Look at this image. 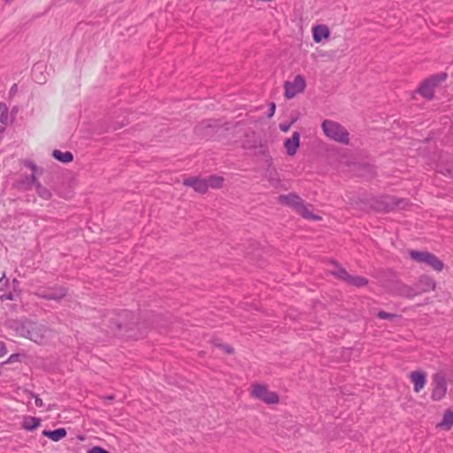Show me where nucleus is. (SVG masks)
Segmentation results:
<instances>
[{"label":"nucleus","instance_id":"3","mask_svg":"<svg viewBox=\"0 0 453 453\" xmlns=\"http://www.w3.org/2000/svg\"><path fill=\"white\" fill-rule=\"evenodd\" d=\"M447 78L446 73H441L436 75H433L430 78L425 80L419 86L418 92L426 99H432L434 97V88Z\"/></svg>","mask_w":453,"mask_h":453},{"label":"nucleus","instance_id":"41","mask_svg":"<svg viewBox=\"0 0 453 453\" xmlns=\"http://www.w3.org/2000/svg\"><path fill=\"white\" fill-rule=\"evenodd\" d=\"M274 112H275V104L273 103V104H271L270 112H269L268 116L269 117L273 116Z\"/></svg>","mask_w":453,"mask_h":453},{"label":"nucleus","instance_id":"29","mask_svg":"<svg viewBox=\"0 0 453 453\" xmlns=\"http://www.w3.org/2000/svg\"><path fill=\"white\" fill-rule=\"evenodd\" d=\"M9 280L6 278V275L4 273L2 277L0 278V292L6 290L9 288Z\"/></svg>","mask_w":453,"mask_h":453},{"label":"nucleus","instance_id":"26","mask_svg":"<svg viewBox=\"0 0 453 453\" xmlns=\"http://www.w3.org/2000/svg\"><path fill=\"white\" fill-rule=\"evenodd\" d=\"M332 274L334 275L336 278L342 280L344 281H348L350 278V274L348 273V272L337 265V268L334 271H332Z\"/></svg>","mask_w":453,"mask_h":453},{"label":"nucleus","instance_id":"5","mask_svg":"<svg viewBox=\"0 0 453 453\" xmlns=\"http://www.w3.org/2000/svg\"><path fill=\"white\" fill-rule=\"evenodd\" d=\"M251 395L253 397L263 401L268 404L279 403V396L275 392L270 391L268 387L263 384H256L253 386Z\"/></svg>","mask_w":453,"mask_h":453},{"label":"nucleus","instance_id":"1","mask_svg":"<svg viewBox=\"0 0 453 453\" xmlns=\"http://www.w3.org/2000/svg\"><path fill=\"white\" fill-rule=\"evenodd\" d=\"M7 326L17 335L37 344H45L51 336V330L48 326L28 319L9 320Z\"/></svg>","mask_w":453,"mask_h":453},{"label":"nucleus","instance_id":"43","mask_svg":"<svg viewBox=\"0 0 453 453\" xmlns=\"http://www.w3.org/2000/svg\"><path fill=\"white\" fill-rule=\"evenodd\" d=\"M12 0H6V2H11Z\"/></svg>","mask_w":453,"mask_h":453},{"label":"nucleus","instance_id":"10","mask_svg":"<svg viewBox=\"0 0 453 453\" xmlns=\"http://www.w3.org/2000/svg\"><path fill=\"white\" fill-rule=\"evenodd\" d=\"M409 378L413 383V389L416 393L423 389L426 383V373L421 370L411 372Z\"/></svg>","mask_w":453,"mask_h":453},{"label":"nucleus","instance_id":"11","mask_svg":"<svg viewBox=\"0 0 453 453\" xmlns=\"http://www.w3.org/2000/svg\"><path fill=\"white\" fill-rule=\"evenodd\" d=\"M300 146V134L296 131L290 138H288L284 142V147L288 156H294L296 154L297 150Z\"/></svg>","mask_w":453,"mask_h":453},{"label":"nucleus","instance_id":"28","mask_svg":"<svg viewBox=\"0 0 453 453\" xmlns=\"http://www.w3.org/2000/svg\"><path fill=\"white\" fill-rule=\"evenodd\" d=\"M17 292L18 291H14L12 289V290H10L9 292L4 293L0 296V300L1 301H13L16 299Z\"/></svg>","mask_w":453,"mask_h":453},{"label":"nucleus","instance_id":"9","mask_svg":"<svg viewBox=\"0 0 453 453\" xmlns=\"http://www.w3.org/2000/svg\"><path fill=\"white\" fill-rule=\"evenodd\" d=\"M435 280L427 275H421L413 288H415L416 296L426 292H429L435 288Z\"/></svg>","mask_w":453,"mask_h":453},{"label":"nucleus","instance_id":"12","mask_svg":"<svg viewBox=\"0 0 453 453\" xmlns=\"http://www.w3.org/2000/svg\"><path fill=\"white\" fill-rule=\"evenodd\" d=\"M186 186L192 187L196 191L203 194L208 190V182L206 179H199L196 177H190L184 180L183 182Z\"/></svg>","mask_w":453,"mask_h":453},{"label":"nucleus","instance_id":"17","mask_svg":"<svg viewBox=\"0 0 453 453\" xmlns=\"http://www.w3.org/2000/svg\"><path fill=\"white\" fill-rule=\"evenodd\" d=\"M67 291L63 287H58L48 290L47 296H43V299L59 301L65 296Z\"/></svg>","mask_w":453,"mask_h":453},{"label":"nucleus","instance_id":"25","mask_svg":"<svg viewBox=\"0 0 453 453\" xmlns=\"http://www.w3.org/2000/svg\"><path fill=\"white\" fill-rule=\"evenodd\" d=\"M223 178L219 176H210L208 179H206V182H208L207 186L209 188H217L222 186L223 183Z\"/></svg>","mask_w":453,"mask_h":453},{"label":"nucleus","instance_id":"23","mask_svg":"<svg viewBox=\"0 0 453 453\" xmlns=\"http://www.w3.org/2000/svg\"><path fill=\"white\" fill-rule=\"evenodd\" d=\"M52 156L62 163H69L73 159V156L70 151L62 152L61 150H54Z\"/></svg>","mask_w":453,"mask_h":453},{"label":"nucleus","instance_id":"6","mask_svg":"<svg viewBox=\"0 0 453 453\" xmlns=\"http://www.w3.org/2000/svg\"><path fill=\"white\" fill-rule=\"evenodd\" d=\"M388 291L398 296L406 298H413L416 296L415 288L412 286H409L400 280H395L388 286Z\"/></svg>","mask_w":453,"mask_h":453},{"label":"nucleus","instance_id":"13","mask_svg":"<svg viewBox=\"0 0 453 453\" xmlns=\"http://www.w3.org/2000/svg\"><path fill=\"white\" fill-rule=\"evenodd\" d=\"M280 201L283 204L292 207L295 211L301 205L303 200L296 194L283 195L280 196Z\"/></svg>","mask_w":453,"mask_h":453},{"label":"nucleus","instance_id":"42","mask_svg":"<svg viewBox=\"0 0 453 453\" xmlns=\"http://www.w3.org/2000/svg\"><path fill=\"white\" fill-rule=\"evenodd\" d=\"M17 357H15V355H12L10 357H9V362H12L13 360L16 359Z\"/></svg>","mask_w":453,"mask_h":453},{"label":"nucleus","instance_id":"34","mask_svg":"<svg viewBox=\"0 0 453 453\" xmlns=\"http://www.w3.org/2000/svg\"><path fill=\"white\" fill-rule=\"evenodd\" d=\"M48 290L38 289L35 295L40 298H43V296H47Z\"/></svg>","mask_w":453,"mask_h":453},{"label":"nucleus","instance_id":"37","mask_svg":"<svg viewBox=\"0 0 453 453\" xmlns=\"http://www.w3.org/2000/svg\"><path fill=\"white\" fill-rule=\"evenodd\" d=\"M12 286L14 291H18L19 288V281L17 279H13Z\"/></svg>","mask_w":453,"mask_h":453},{"label":"nucleus","instance_id":"8","mask_svg":"<svg viewBox=\"0 0 453 453\" xmlns=\"http://www.w3.org/2000/svg\"><path fill=\"white\" fill-rule=\"evenodd\" d=\"M22 184L24 185L25 189H30V186L35 185L37 195L44 200H50L51 198L52 195L50 190L43 187L37 180V178L35 176V174H32L29 178L27 179L26 181H23Z\"/></svg>","mask_w":453,"mask_h":453},{"label":"nucleus","instance_id":"19","mask_svg":"<svg viewBox=\"0 0 453 453\" xmlns=\"http://www.w3.org/2000/svg\"><path fill=\"white\" fill-rule=\"evenodd\" d=\"M430 252L424 250H411L409 251L410 257L417 263L425 264L428 257L430 256Z\"/></svg>","mask_w":453,"mask_h":453},{"label":"nucleus","instance_id":"31","mask_svg":"<svg viewBox=\"0 0 453 453\" xmlns=\"http://www.w3.org/2000/svg\"><path fill=\"white\" fill-rule=\"evenodd\" d=\"M88 453H109V452L100 446H94L88 450Z\"/></svg>","mask_w":453,"mask_h":453},{"label":"nucleus","instance_id":"40","mask_svg":"<svg viewBox=\"0 0 453 453\" xmlns=\"http://www.w3.org/2000/svg\"><path fill=\"white\" fill-rule=\"evenodd\" d=\"M17 89H18L17 84H13L10 89V95L13 96L17 92Z\"/></svg>","mask_w":453,"mask_h":453},{"label":"nucleus","instance_id":"22","mask_svg":"<svg viewBox=\"0 0 453 453\" xmlns=\"http://www.w3.org/2000/svg\"><path fill=\"white\" fill-rule=\"evenodd\" d=\"M426 265L430 266L432 269H434L436 272H441L444 267L443 262L441 260H440L433 253H431L430 256L428 257Z\"/></svg>","mask_w":453,"mask_h":453},{"label":"nucleus","instance_id":"16","mask_svg":"<svg viewBox=\"0 0 453 453\" xmlns=\"http://www.w3.org/2000/svg\"><path fill=\"white\" fill-rule=\"evenodd\" d=\"M311 209V205L305 203L303 201L296 211L298 212L304 219H312V220H320L321 218L319 216L314 214Z\"/></svg>","mask_w":453,"mask_h":453},{"label":"nucleus","instance_id":"18","mask_svg":"<svg viewBox=\"0 0 453 453\" xmlns=\"http://www.w3.org/2000/svg\"><path fill=\"white\" fill-rule=\"evenodd\" d=\"M42 434L53 441H58L66 435V431L65 428H58L56 430H44Z\"/></svg>","mask_w":453,"mask_h":453},{"label":"nucleus","instance_id":"32","mask_svg":"<svg viewBox=\"0 0 453 453\" xmlns=\"http://www.w3.org/2000/svg\"><path fill=\"white\" fill-rule=\"evenodd\" d=\"M25 165H26L27 168H29V169H31V170L33 171V173H32V174H35V173L38 172V168H37L36 165H35V163L31 162V161H27V162H26V163H25Z\"/></svg>","mask_w":453,"mask_h":453},{"label":"nucleus","instance_id":"39","mask_svg":"<svg viewBox=\"0 0 453 453\" xmlns=\"http://www.w3.org/2000/svg\"><path fill=\"white\" fill-rule=\"evenodd\" d=\"M35 68H36V67H35V68H34V71H33V72H34V79H35V81L37 83H43L44 81H42V79L38 78V77L36 76V73H35Z\"/></svg>","mask_w":453,"mask_h":453},{"label":"nucleus","instance_id":"38","mask_svg":"<svg viewBox=\"0 0 453 453\" xmlns=\"http://www.w3.org/2000/svg\"><path fill=\"white\" fill-rule=\"evenodd\" d=\"M222 349L228 354H231L233 352V348L229 345H220Z\"/></svg>","mask_w":453,"mask_h":453},{"label":"nucleus","instance_id":"36","mask_svg":"<svg viewBox=\"0 0 453 453\" xmlns=\"http://www.w3.org/2000/svg\"><path fill=\"white\" fill-rule=\"evenodd\" d=\"M35 403L39 408L43 406L42 400L39 396H37V395H35Z\"/></svg>","mask_w":453,"mask_h":453},{"label":"nucleus","instance_id":"14","mask_svg":"<svg viewBox=\"0 0 453 453\" xmlns=\"http://www.w3.org/2000/svg\"><path fill=\"white\" fill-rule=\"evenodd\" d=\"M374 200L370 199V207H373L376 210L388 211L393 210L395 206H398L399 203L394 201L392 197H382L381 203L379 205L374 204Z\"/></svg>","mask_w":453,"mask_h":453},{"label":"nucleus","instance_id":"15","mask_svg":"<svg viewBox=\"0 0 453 453\" xmlns=\"http://www.w3.org/2000/svg\"><path fill=\"white\" fill-rule=\"evenodd\" d=\"M329 29L325 25H317L312 27L313 40L316 42H320L324 38L329 37Z\"/></svg>","mask_w":453,"mask_h":453},{"label":"nucleus","instance_id":"30","mask_svg":"<svg viewBox=\"0 0 453 453\" xmlns=\"http://www.w3.org/2000/svg\"><path fill=\"white\" fill-rule=\"evenodd\" d=\"M378 317L381 319H392L394 318H396L397 316L393 313L386 312L384 311H380L378 312Z\"/></svg>","mask_w":453,"mask_h":453},{"label":"nucleus","instance_id":"21","mask_svg":"<svg viewBox=\"0 0 453 453\" xmlns=\"http://www.w3.org/2000/svg\"><path fill=\"white\" fill-rule=\"evenodd\" d=\"M41 425V419L35 417H25L22 426L27 431H33Z\"/></svg>","mask_w":453,"mask_h":453},{"label":"nucleus","instance_id":"2","mask_svg":"<svg viewBox=\"0 0 453 453\" xmlns=\"http://www.w3.org/2000/svg\"><path fill=\"white\" fill-rule=\"evenodd\" d=\"M321 127L328 139L344 145L349 144V133L342 124L331 119H325Z\"/></svg>","mask_w":453,"mask_h":453},{"label":"nucleus","instance_id":"4","mask_svg":"<svg viewBox=\"0 0 453 453\" xmlns=\"http://www.w3.org/2000/svg\"><path fill=\"white\" fill-rule=\"evenodd\" d=\"M447 380L443 372H436L433 376V390L431 393V399L433 401H441L447 393Z\"/></svg>","mask_w":453,"mask_h":453},{"label":"nucleus","instance_id":"7","mask_svg":"<svg viewBox=\"0 0 453 453\" xmlns=\"http://www.w3.org/2000/svg\"><path fill=\"white\" fill-rule=\"evenodd\" d=\"M305 87V79L302 75H296L293 81L285 82V96L288 99L293 98L297 94L302 93Z\"/></svg>","mask_w":453,"mask_h":453},{"label":"nucleus","instance_id":"35","mask_svg":"<svg viewBox=\"0 0 453 453\" xmlns=\"http://www.w3.org/2000/svg\"><path fill=\"white\" fill-rule=\"evenodd\" d=\"M7 353L6 347L4 342H0V357H4Z\"/></svg>","mask_w":453,"mask_h":453},{"label":"nucleus","instance_id":"20","mask_svg":"<svg viewBox=\"0 0 453 453\" xmlns=\"http://www.w3.org/2000/svg\"><path fill=\"white\" fill-rule=\"evenodd\" d=\"M438 426L445 429L449 430L453 426V411L450 410H447L444 414L442 420L438 424Z\"/></svg>","mask_w":453,"mask_h":453},{"label":"nucleus","instance_id":"27","mask_svg":"<svg viewBox=\"0 0 453 453\" xmlns=\"http://www.w3.org/2000/svg\"><path fill=\"white\" fill-rule=\"evenodd\" d=\"M347 283L352 286L361 287L366 284V280L363 277L351 275Z\"/></svg>","mask_w":453,"mask_h":453},{"label":"nucleus","instance_id":"24","mask_svg":"<svg viewBox=\"0 0 453 453\" xmlns=\"http://www.w3.org/2000/svg\"><path fill=\"white\" fill-rule=\"evenodd\" d=\"M9 119L8 107L4 104H0V130H4Z\"/></svg>","mask_w":453,"mask_h":453},{"label":"nucleus","instance_id":"33","mask_svg":"<svg viewBox=\"0 0 453 453\" xmlns=\"http://www.w3.org/2000/svg\"><path fill=\"white\" fill-rule=\"evenodd\" d=\"M293 123H294V120H293V121H291V122H289V123H283V124H280V129L282 132L286 133V132H288V131L290 129V127H291V126H292V124H293Z\"/></svg>","mask_w":453,"mask_h":453}]
</instances>
